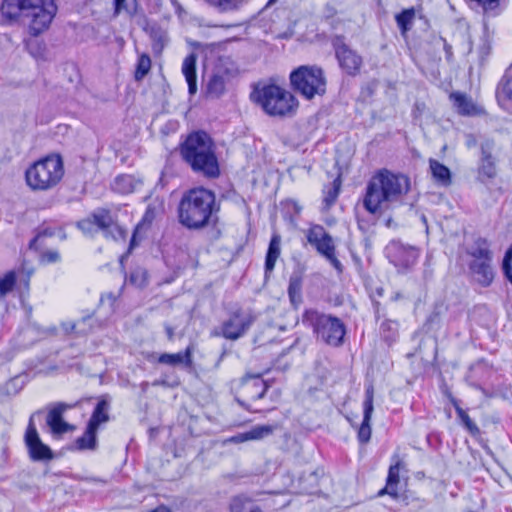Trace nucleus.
<instances>
[{
	"instance_id": "obj_1",
	"label": "nucleus",
	"mask_w": 512,
	"mask_h": 512,
	"mask_svg": "<svg viewBox=\"0 0 512 512\" xmlns=\"http://www.w3.org/2000/svg\"><path fill=\"white\" fill-rule=\"evenodd\" d=\"M410 188L411 182L406 175L381 169L367 183L363 206L370 214L382 215L404 204L403 198Z\"/></svg>"
},
{
	"instance_id": "obj_2",
	"label": "nucleus",
	"mask_w": 512,
	"mask_h": 512,
	"mask_svg": "<svg viewBox=\"0 0 512 512\" xmlns=\"http://www.w3.org/2000/svg\"><path fill=\"white\" fill-rule=\"evenodd\" d=\"M179 223L189 230H201L217 221L218 208L214 192L194 188L185 192L177 208Z\"/></svg>"
},
{
	"instance_id": "obj_3",
	"label": "nucleus",
	"mask_w": 512,
	"mask_h": 512,
	"mask_svg": "<svg viewBox=\"0 0 512 512\" xmlns=\"http://www.w3.org/2000/svg\"><path fill=\"white\" fill-rule=\"evenodd\" d=\"M180 155L195 173L209 179L220 175L215 145L207 132L198 130L189 133L180 144Z\"/></svg>"
},
{
	"instance_id": "obj_4",
	"label": "nucleus",
	"mask_w": 512,
	"mask_h": 512,
	"mask_svg": "<svg viewBox=\"0 0 512 512\" xmlns=\"http://www.w3.org/2000/svg\"><path fill=\"white\" fill-rule=\"evenodd\" d=\"M302 324L310 328L315 339L333 348L344 344L347 332L345 323L332 314L317 309H306L302 314Z\"/></svg>"
},
{
	"instance_id": "obj_5",
	"label": "nucleus",
	"mask_w": 512,
	"mask_h": 512,
	"mask_svg": "<svg viewBox=\"0 0 512 512\" xmlns=\"http://www.w3.org/2000/svg\"><path fill=\"white\" fill-rule=\"evenodd\" d=\"M250 98L260 105L266 114L274 117L291 116L299 105L298 100L290 91L276 84L256 87Z\"/></svg>"
},
{
	"instance_id": "obj_6",
	"label": "nucleus",
	"mask_w": 512,
	"mask_h": 512,
	"mask_svg": "<svg viewBox=\"0 0 512 512\" xmlns=\"http://www.w3.org/2000/svg\"><path fill=\"white\" fill-rule=\"evenodd\" d=\"M289 79L292 89L306 100L326 93V76L317 65H301L291 71Z\"/></svg>"
},
{
	"instance_id": "obj_7",
	"label": "nucleus",
	"mask_w": 512,
	"mask_h": 512,
	"mask_svg": "<svg viewBox=\"0 0 512 512\" xmlns=\"http://www.w3.org/2000/svg\"><path fill=\"white\" fill-rule=\"evenodd\" d=\"M110 398L105 395L100 398H84L74 403L54 402L45 407V410H38V416H62L70 409H79L82 416L91 413L90 416H108L110 410Z\"/></svg>"
},
{
	"instance_id": "obj_8",
	"label": "nucleus",
	"mask_w": 512,
	"mask_h": 512,
	"mask_svg": "<svg viewBox=\"0 0 512 512\" xmlns=\"http://www.w3.org/2000/svg\"><path fill=\"white\" fill-rule=\"evenodd\" d=\"M63 175V161L60 155L52 154L34 161V191L55 186Z\"/></svg>"
},
{
	"instance_id": "obj_9",
	"label": "nucleus",
	"mask_w": 512,
	"mask_h": 512,
	"mask_svg": "<svg viewBox=\"0 0 512 512\" xmlns=\"http://www.w3.org/2000/svg\"><path fill=\"white\" fill-rule=\"evenodd\" d=\"M385 255L388 261L394 265L398 271L406 272L416 264L419 257V250L400 240H392L385 247Z\"/></svg>"
},
{
	"instance_id": "obj_10",
	"label": "nucleus",
	"mask_w": 512,
	"mask_h": 512,
	"mask_svg": "<svg viewBox=\"0 0 512 512\" xmlns=\"http://www.w3.org/2000/svg\"><path fill=\"white\" fill-rule=\"evenodd\" d=\"M331 45L340 68L349 76L358 75L363 64V59L357 51L353 50L345 43V37L342 35H334L331 38Z\"/></svg>"
},
{
	"instance_id": "obj_11",
	"label": "nucleus",
	"mask_w": 512,
	"mask_h": 512,
	"mask_svg": "<svg viewBox=\"0 0 512 512\" xmlns=\"http://www.w3.org/2000/svg\"><path fill=\"white\" fill-rule=\"evenodd\" d=\"M253 322L254 317L250 313L238 309L222 323L220 331H215L213 335L222 336L228 340H237L246 334Z\"/></svg>"
},
{
	"instance_id": "obj_12",
	"label": "nucleus",
	"mask_w": 512,
	"mask_h": 512,
	"mask_svg": "<svg viewBox=\"0 0 512 512\" xmlns=\"http://www.w3.org/2000/svg\"><path fill=\"white\" fill-rule=\"evenodd\" d=\"M496 143L492 138H484L480 142V158L477 169V179L485 183L496 177V157L493 155Z\"/></svg>"
},
{
	"instance_id": "obj_13",
	"label": "nucleus",
	"mask_w": 512,
	"mask_h": 512,
	"mask_svg": "<svg viewBox=\"0 0 512 512\" xmlns=\"http://www.w3.org/2000/svg\"><path fill=\"white\" fill-rule=\"evenodd\" d=\"M110 418H90L84 433L75 439L67 449L72 452H94L98 449V431L103 423H106Z\"/></svg>"
},
{
	"instance_id": "obj_14",
	"label": "nucleus",
	"mask_w": 512,
	"mask_h": 512,
	"mask_svg": "<svg viewBox=\"0 0 512 512\" xmlns=\"http://www.w3.org/2000/svg\"><path fill=\"white\" fill-rule=\"evenodd\" d=\"M276 432H281L282 436L286 439L290 438V434L287 431H283V428L278 424H259L251 427L249 430L237 433L230 438L226 439V443H242L246 441H259L263 440Z\"/></svg>"
},
{
	"instance_id": "obj_15",
	"label": "nucleus",
	"mask_w": 512,
	"mask_h": 512,
	"mask_svg": "<svg viewBox=\"0 0 512 512\" xmlns=\"http://www.w3.org/2000/svg\"><path fill=\"white\" fill-rule=\"evenodd\" d=\"M57 10L55 0L34 1V37L49 28Z\"/></svg>"
},
{
	"instance_id": "obj_16",
	"label": "nucleus",
	"mask_w": 512,
	"mask_h": 512,
	"mask_svg": "<svg viewBox=\"0 0 512 512\" xmlns=\"http://www.w3.org/2000/svg\"><path fill=\"white\" fill-rule=\"evenodd\" d=\"M232 77V71L223 65H217L205 86V94L208 98L218 99L226 91L227 84Z\"/></svg>"
},
{
	"instance_id": "obj_17",
	"label": "nucleus",
	"mask_w": 512,
	"mask_h": 512,
	"mask_svg": "<svg viewBox=\"0 0 512 512\" xmlns=\"http://www.w3.org/2000/svg\"><path fill=\"white\" fill-rule=\"evenodd\" d=\"M491 262L492 260H472L469 263V270L473 279L483 287L490 286L494 279Z\"/></svg>"
},
{
	"instance_id": "obj_18",
	"label": "nucleus",
	"mask_w": 512,
	"mask_h": 512,
	"mask_svg": "<svg viewBox=\"0 0 512 512\" xmlns=\"http://www.w3.org/2000/svg\"><path fill=\"white\" fill-rule=\"evenodd\" d=\"M496 99L503 109H512V64L505 71L497 85Z\"/></svg>"
},
{
	"instance_id": "obj_19",
	"label": "nucleus",
	"mask_w": 512,
	"mask_h": 512,
	"mask_svg": "<svg viewBox=\"0 0 512 512\" xmlns=\"http://www.w3.org/2000/svg\"><path fill=\"white\" fill-rule=\"evenodd\" d=\"M32 9V0H2L0 12L8 20L17 19L24 10Z\"/></svg>"
},
{
	"instance_id": "obj_20",
	"label": "nucleus",
	"mask_w": 512,
	"mask_h": 512,
	"mask_svg": "<svg viewBox=\"0 0 512 512\" xmlns=\"http://www.w3.org/2000/svg\"><path fill=\"white\" fill-rule=\"evenodd\" d=\"M196 62L197 55L192 52L185 57L182 64V73L186 79L190 95H194L197 92Z\"/></svg>"
},
{
	"instance_id": "obj_21",
	"label": "nucleus",
	"mask_w": 512,
	"mask_h": 512,
	"mask_svg": "<svg viewBox=\"0 0 512 512\" xmlns=\"http://www.w3.org/2000/svg\"><path fill=\"white\" fill-rule=\"evenodd\" d=\"M280 252L281 236L278 233H273L265 256L264 270L266 277L274 270L276 261L280 256Z\"/></svg>"
},
{
	"instance_id": "obj_22",
	"label": "nucleus",
	"mask_w": 512,
	"mask_h": 512,
	"mask_svg": "<svg viewBox=\"0 0 512 512\" xmlns=\"http://www.w3.org/2000/svg\"><path fill=\"white\" fill-rule=\"evenodd\" d=\"M23 272H21L19 275L16 274L15 271H9L7 272L3 277H0V295L4 296L11 292L18 282L21 284L24 283L25 289L29 290V273L26 275L25 278L23 277Z\"/></svg>"
},
{
	"instance_id": "obj_23",
	"label": "nucleus",
	"mask_w": 512,
	"mask_h": 512,
	"mask_svg": "<svg viewBox=\"0 0 512 512\" xmlns=\"http://www.w3.org/2000/svg\"><path fill=\"white\" fill-rule=\"evenodd\" d=\"M158 363L170 366L184 364L186 367H190L192 365L191 348L187 347L185 351L175 354L163 353L158 357Z\"/></svg>"
},
{
	"instance_id": "obj_24",
	"label": "nucleus",
	"mask_w": 512,
	"mask_h": 512,
	"mask_svg": "<svg viewBox=\"0 0 512 512\" xmlns=\"http://www.w3.org/2000/svg\"><path fill=\"white\" fill-rule=\"evenodd\" d=\"M145 25L143 26V30L150 36L153 41V50L161 51L166 42V32L156 23H150L144 17Z\"/></svg>"
},
{
	"instance_id": "obj_25",
	"label": "nucleus",
	"mask_w": 512,
	"mask_h": 512,
	"mask_svg": "<svg viewBox=\"0 0 512 512\" xmlns=\"http://www.w3.org/2000/svg\"><path fill=\"white\" fill-rule=\"evenodd\" d=\"M346 420L356 430L358 441L361 444H367L372 433L371 418H346Z\"/></svg>"
},
{
	"instance_id": "obj_26",
	"label": "nucleus",
	"mask_w": 512,
	"mask_h": 512,
	"mask_svg": "<svg viewBox=\"0 0 512 512\" xmlns=\"http://www.w3.org/2000/svg\"><path fill=\"white\" fill-rule=\"evenodd\" d=\"M473 260H492V252L489 249L488 241L485 238H477L473 245L467 250Z\"/></svg>"
},
{
	"instance_id": "obj_27",
	"label": "nucleus",
	"mask_w": 512,
	"mask_h": 512,
	"mask_svg": "<svg viewBox=\"0 0 512 512\" xmlns=\"http://www.w3.org/2000/svg\"><path fill=\"white\" fill-rule=\"evenodd\" d=\"M429 167L433 178L443 186H449L452 182L451 171L437 160L430 159Z\"/></svg>"
},
{
	"instance_id": "obj_28",
	"label": "nucleus",
	"mask_w": 512,
	"mask_h": 512,
	"mask_svg": "<svg viewBox=\"0 0 512 512\" xmlns=\"http://www.w3.org/2000/svg\"><path fill=\"white\" fill-rule=\"evenodd\" d=\"M140 184L132 175H119L113 182V190L121 194H129L134 192Z\"/></svg>"
},
{
	"instance_id": "obj_29",
	"label": "nucleus",
	"mask_w": 512,
	"mask_h": 512,
	"mask_svg": "<svg viewBox=\"0 0 512 512\" xmlns=\"http://www.w3.org/2000/svg\"><path fill=\"white\" fill-rule=\"evenodd\" d=\"M57 457L51 448L44 444L34 428V461H49Z\"/></svg>"
},
{
	"instance_id": "obj_30",
	"label": "nucleus",
	"mask_w": 512,
	"mask_h": 512,
	"mask_svg": "<svg viewBox=\"0 0 512 512\" xmlns=\"http://www.w3.org/2000/svg\"><path fill=\"white\" fill-rule=\"evenodd\" d=\"M220 13L240 10L249 0H205Z\"/></svg>"
},
{
	"instance_id": "obj_31",
	"label": "nucleus",
	"mask_w": 512,
	"mask_h": 512,
	"mask_svg": "<svg viewBox=\"0 0 512 512\" xmlns=\"http://www.w3.org/2000/svg\"><path fill=\"white\" fill-rule=\"evenodd\" d=\"M450 98L453 100L454 106L457 108L461 115H473L475 114L476 107L465 94L452 93Z\"/></svg>"
},
{
	"instance_id": "obj_32",
	"label": "nucleus",
	"mask_w": 512,
	"mask_h": 512,
	"mask_svg": "<svg viewBox=\"0 0 512 512\" xmlns=\"http://www.w3.org/2000/svg\"><path fill=\"white\" fill-rule=\"evenodd\" d=\"M415 16L416 9L414 7L403 9L395 16V21L402 35L406 34L412 29Z\"/></svg>"
},
{
	"instance_id": "obj_33",
	"label": "nucleus",
	"mask_w": 512,
	"mask_h": 512,
	"mask_svg": "<svg viewBox=\"0 0 512 512\" xmlns=\"http://www.w3.org/2000/svg\"><path fill=\"white\" fill-rule=\"evenodd\" d=\"M47 425L55 438H60L64 433L72 432L76 427L64 421V418H47Z\"/></svg>"
},
{
	"instance_id": "obj_34",
	"label": "nucleus",
	"mask_w": 512,
	"mask_h": 512,
	"mask_svg": "<svg viewBox=\"0 0 512 512\" xmlns=\"http://www.w3.org/2000/svg\"><path fill=\"white\" fill-rule=\"evenodd\" d=\"M254 505L255 503L249 496L240 494L231 498L229 510L230 512H248L249 508Z\"/></svg>"
},
{
	"instance_id": "obj_35",
	"label": "nucleus",
	"mask_w": 512,
	"mask_h": 512,
	"mask_svg": "<svg viewBox=\"0 0 512 512\" xmlns=\"http://www.w3.org/2000/svg\"><path fill=\"white\" fill-rule=\"evenodd\" d=\"M90 218L93 224L102 232L107 229L109 224L113 221L111 212L107 209H97L91 213Z\"/></svg>"
},
{
	"instance_id": "obj_36",
	"label": "nucleus",
	"mask_w": 512,
	"mask_h": 512,
	"mask_svg": "<svg viewBox=\"0 0 512 512\" xmlns=\"http://www.w3.org/2000/svg\"><path fill=\"white\" fill-rule=\"evenodd\" d=\"M92 321V315L82 317L76 322L68 321L62 324L63 330L69 333H75L77 335H85L90 332V328L81 327V324Z\"/></svg>"
},
{
	"instance_id": "obj_37",
	"label": "nucleus",
	"mask_w": 512,
	"mask_h": 512,
	"mask_svg": "<svg viewBox=\"0 0 512 512\" xmlns=\"http://www.w3.org/2000/svg\"><path fill=\"white\" fill-rule=\"evenodd\" d=\"M27 375H17L11 378L1 389L2 394L16 395L25 385L27 381Z\"/></svg>"
},
{
	"instance_id": "obj_38",
	"label": "nucleus",
	"mask_w": 512,
	"mask_h": 512,
	"mask_svg": "<svg viewBox=\"0 0 512 512\" xmlns=\"http://www.w3.org/2000/svg\"><path fill=\"white\" fill-rule=\"evenodd\" d=\"M397 332L398 323L396 321L385 319L380 325L381 336L388 343L395 341Z\"/></svg>"
},
{
	"instance_id": "obj_39",
	"label": "nucleus",
	"mask_w": 512,
	"mask_h": 512,
	"mask_svg": "<svg viewBox=\"0 0 512 512\" xmlns=\"http://www.w3.org/2000/svg\"><path fill=\"white\" fill-rule=\"evenodd\" d=\"M103 234L106 238H111L115 241L125 240L127 236V231L120 225L114 222V220L109 224L107 229L103 231Z\"/></svg>"
},
{
	"instance_id": "obj_40",
	"label": "nucleus",
	"mask_w": 512,
	"mask_h": 512,
	"mask_svg": "<svg viewBox=\"0 0 512 512\" xmlns=\"http://www.w3.org/2000/svg\"><path fill=\"white\" fill-rule=\"evenodd\" d=\"M302 288V279L300 276L293 274L289 279L288 295L292 303L296 298L300 299Z\"/></svg>"
},
{
	"instance_id": "obj_41",
	"label": "nucleus",
	"mask_w": 512,
	"mask_h": 512,
	"mask_svg": "<svg viewBox=\"0 0 512 512\" xmlns=\"http://www.w3.org/2000/svg\"><path fill=\"white\" fill-rule=\"evenodd\" d=\"M328 235L330 234L327 233L321 225H314L308 230L307 240L312 246H314L320 241H323V239Z\"/></svg>"
},
{
	"instance_id": "obj_42",
	"label": "nucleus",
	"mask_w": 512,
	"mask_h": 512,
	"mask_svg": "<svg viewBox=\"0 0 512 512\" xmlns=\"http://www.w3.org/2000/svg\"><path fill=\"white\" fill-rule=\"evenodd\" d=\"M340 192V181L338 179L333 181L331 187H329L326 191H324V203L326 208H330L336 201Z\"/></svg>"
},
{
	"instance_id": "obj_43",
	"label": "nucleus",
	"mask_w": 512,
	"mask_h": 512,
	"mask_svg": "<svg viewBox=\"0 0 512 512\" xmlns=\"http://www.w3.org/2000/svg\"><path fill=\"white\" fill-rule=\"evenodd\" d=\"M150 67H151V60H150L149 56L142 55L138 59V62L136 65V70H135V75H134L135 79L141 80L142 78H144L147 75V73L149 72Z\"/></svg>"
},
{
	"instance_id": "obj_44",
	"label": "nucleus",
	"mask_w": 512,
	"mask_h": 512,
	"mask_svg": "<svg viewBox=\"0 0 512 512\" xmlns=\"http://www.w3.org/2000/svg\"><path fill=\"white\" fill-rule=\"evenodd\" d=\"M314 247L324 257L330 256L331 253L335 252V246L331 235H328L323 239V241L315 244Z\"/></svg>"
},
{
	"instance_id": "obj_45",
	"label": "nucleus",
	"mask_w": 512,
	"mask_h": 512,
	"mask_svg": "<svg viewBox=\"0 0 512 512\" xmlns=\"http://www.w3.org/2000/svg\"><path fill=\"white\" fill-rule=\"evenodd\" d=\"M61 260V255L57 250H46L40 252L39 263L42 265H48L57 263Z\"/></svg>"
},
{
	"instance_id": "obj_46",
	"label": "nucleus",
	"mask_w": 512,
	"mask_h": 512,
	"mask_svg": "<svg viewBox=\"0 0 512 512\" xmlns=\"http://www.w3.org/2000/svg\"><path fill=\"white\" fill-rule=\"evenodd\" d=\"M403 464L404 463L397 457V461L389 467L386 479L387 485L399 483V471Z\"/></svg>"
},
{
	"instance_id": "obj_47",
	"label": "nucleus",
	"mask_w": 512,
	"mask_h": 512,
	"mask_svg": "<svg viewBox=\"0 0 512 512\" xmlns=\"http://www.w3.org/2000/svg\"><path fill=\"white\" fill-rule=\"evenodd\" d=\"M373 394V386H367L365 390V400L363 402V416H371L373 412Z\"/></svg>"
},
{
	"instance_id": "obj_48",
	"label": "nucleus",
	"mask_w": 512,
	"mask_h": 512,
	"mask_svg": "<svg viewBox=\"0 0 512 512\" xmlns=\"http://www.w3.org/2000/svg\"><path fill=\"white\" fill-rule=\"evenodd\" d=\"M126 0H113L114 3V15L117 16L122 10L129 13L130 16H134L138 13V3H134L133 8H128L125 5Z\"/></svg>"
},
{
	"instance_id": "obj_49",
	"label": "nucleus",
	"mask_w": 512,
	"mask_h": 512,
	"mask_svg": "<svg viewBox=\"0 0 512 512\" xmlns=\"http://www.w3.org/2000/svg\"><path fill=\"white\" fill-rule=\"evenodd\" d=\"M460 425L464 427L474 438L481 435V431L472 418H459Z\"/></svg>"
},
{
	"instance_id": "obj_50",
	"label": "nucleus",
	"mask_w": 512,
	"mask_h": 512,
	"mask_svg": "<svg viewBox=\"0 0 512 512\" xmlns=\"http://www.w3.org/2000/svg\"><path fill=\"white\" fill-rule=\"evenodd\" d=\"M445 396L447 397L449 403L455 408V411L458 416H468L465 409L462 406V401L455 396L452 395L451 392L445 390Z\"/></svg>"
},
{
	"instance_id": "obj_51",
	"label": "nucleus",
	"mask_w": 512,
	"mask_h": 512,
	"mask_svg": "<svg viewBox=\"0 0 512 512\" xmlns=\"http://www.w3.org/2000/svg\"><path fill=\"white\" fill-rule=\"evenodd\" d=\"M251 385L253 388L256 389V394L253 395V398H256V399L262 398L267 389L265 382L260 377H255L252 380Z\"/></svg>"
},
{
	"instance_id": "obj_52",
	"label": "nucleus",
	"mask_w": 512,
	"mask_h": 512,
	"mask_svg": "<svg viewBox=\"0 0 512 512\" xmlns=\"http://www.w3.org/2000/svg\"><path fill=\"white\" fill-rule=\"evenodd\" d=\"M27 453L32 459V418H29L24 436Z\"/></svg>"
},
{
	"instance_id": "obj_53",
	"label": "nucleus",
	"mask_w": 512,
	"mask_h": 512,
	"mask_svg": "<svg viewBox=\"0 0 512 512\" xmlns=\"http://www.w3.org/2000/svg\"><path fill=\"white\" fill-rule=\"evenodd\" d=\"M34 59L43 61L50 60V54L45 44H37V48L34 50Z\"/></svg>"
},
{
	"instance_id": "obj_54",
	"label": "nucleus",
	"mask_w": 512,
	"mask_h": 512,
	"mask_svg": "<svg viewBox=\"0 0 512 512\" xmlns=\"http://www.w3.org/2000/svg\"><path fill=\"white\" fill-rule=\"evenodd\" d=\"M77 227L85 234L92 233L94 231L95 225L93 224L90 216L86 219L80 220L77 223Z\"/></svg>"
},
{
	"instance_id": "obj_55",
	"label": "nucleus",
	"mask_w": 512,
	"mask_h": 512,
	"mask_svg": "<svg viewBox=\"0 0 512 512\" xmlns=\"http://www.w3.org/2000/svg\"><path fill=\"white\" fill-rule=\"evenodd\" d=\"M55 234V229L51 227H45V228H38L36 231V234L34 235V247L36 246L37 242L45 236H53Z\"/></svg>"
},
{
	"instance_id": "obj_56",
	"label": "nucleus",
	"mask_w": 512,
	"mask_h": 512,
	"mask_svg": "<svg viewBox=\"0 0 512 512\" xmlns=\"http://www.w3.org/2000/svg\"><path fill=\"white\" fill-rule=\"evenodd\" d=\"M54 333H55V328L43 329L34 324V340L46 338L50 335H54Z\"/></svg>"
},
{
	"instance_id": "obj_57",
	"label": "nucleus",
	"mask_w": 512,
	"mask_h": 512,
	"mask_svg": "<svg viewBox=\"0 0 512 512\" xmlns=\"http://www.w3.org/2000/svg\"><path fill=\"white\" fill-rule=\"evenodd\" d=\"M143 227V224L142 223H139L135 229H134V232L132 234V237L130 239V243H129V248H128V253H130L137 245H138V234H139V231L140 229Z\"/></svg>"
},
{
	"instance_id": "obj_58",
	"label": "nucleus",
	"mask_w": 512,
	"mask_h": 512,
	"mask_svg": "<svg viewBox=\"0 0 512 512\" xmlns=\"http://www.w3.org/2000/svg\"><path fill=\"white\" fill-rule=\"evenodd\" d=\"M330 264L337 270L338 273H342L343 271V265L341 262L336 258L335 252L331 253L330 256L325 257Z\"/></svg>"
},
{
	"instance_id": "obj_59",
	"label": "nucleus",
	"mask_w": 512,
	"mask_h": 512,
	"mask_svg": "<svg viewBox=\"0 0 512 512\" xmlns=\"http://www.w3.org/2000/svg\"><path fill=\"white\" fill-rule=\"evenodd\" d=\"M9 460L8 447L6 445L3 446L0 453V469H3Z\"/></svg>"
},
{
	"instance_id": "obj_60",
	"label": "nucleus",
	"mask_w": 512,
	"mask_h": 512,
	"mask_svg": "<svg viewBox=\"0 0 512 512\" xmlns=\"http://www.w3.org/2000/svg\"><path fill=\"white\" fill-rule=\"evenodd\" d=\"M35 201H38V197H36L34 195V202ZM53 203H54V197L51 196L44 203L37 202L36 207L39 208V209H45L47 207L52 206Z\"/></svg>"
},
{
	"instance_id": "obj_61",
	"label": "nucleus",
	"mask_w": 512,
	"mask_h": 512,
	"mask_svg": "<svg viewBox=\"0 0 512 512\" xmlns=\"http://www.w3.org/2000/svg\"><path fill=\"white\" fill-rule=\"evenodd\" d=\"M441 40L443 41V47H444L446 59L448 61H450L451 58H452V55H453V53H452V46L450 44H448L445 39L441 38Z\"/></svg>"
},
{
	"instance_id": "obj_62",
	"label": "nucleus",
	"mask_w": 512,
	"mask_h": 512,
	"mask_svg": "<svg viewBox=\"0 0 512 512\" xmlns=\"http://www.w3.org/2000/svg\"><path fill=\"white\" fill-rule=\"evenodd\" d=\"M161 430H162V427H159V426H157V427H150L148 429L149 439L151 441L155 440Z\"/></svg>"
},
{
	"instance_id": "obj_63",
	"label": "nucleus",
	"mask_w": 512,
	"mask_h": 512,
	"mask_svg": "<svg viewBox=\"0 0 512 512\" xmlns=\"http://www.w3.org/2000/svg\"><path fill=\"white\" fill-rule=\"evenodd\" d=\"M466 146L468 148H472V147H475L477 145V139L476 137L473 135V134H468L466 136V142H465Z\"/></svg>"
},
{
	"instance_id": "obj_64",
	"label": "nucleus",
	"mask_w": 512,
	"mask_h": 512,
	"mask_svg": "<svg viewBox=\"0 0 512 512\" xmlns=\"http://www.w3.org/2000/svg\"><path fill=\"white\" fill-rule=\"evenodd\" d=\"M32 164H30L25 170V180L29 187L32 188Z\"/></svg>"
}]
</instances>
